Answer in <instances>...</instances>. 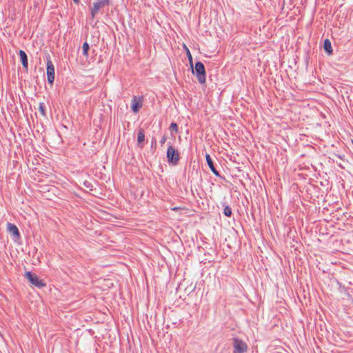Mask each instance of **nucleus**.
<instances>
[{"instance_id":"f257e3e1","label":"nucleus","mask_w":353,"mask_h":353,"mask_svg":"<svg viewBox=\"0 0 353 353\" xmlns=\"http://www.w3.org/2000/svg\"><path fill=\"white\" fill-rule=\"evenodd\" d=\"M110 3V0H94L90 8L91 19H94L99 12L103 14L105 8L109 7Z\"/></svg>"},{"instance_id":"f03ea898","label":"nucleus","mask_w":353,"mask_h":353,"mask_svg":"<svg viewBox=\"0 0 353 353\" xmlns=\"http://www.w3.org/2000/svg\"><path fill=\"white\" fill-rule=\"evenodd\" d=\"M166 157L169 163H172L174 165L178 164L180 158L179 152L170 143H169Z\"/></svg>"},{"instance_id":"7ed1b4c3","label":"nucleus","mask_w":353,"mask_h":353,"mask_svg":"<svg viewBox=\"0 0 353 353\" xmlns=\"http://www.w3.org/2000/svg\"><path fill=\"white\" fill-rule=\"evenodd\" d=\"M196 74L197 77L198 81L203 84L205 83V69L203 63L200 61H197L195 63L194 74Z\"/></svg>"},{"instance_id":"20e7f679","label":"nucleus","mask_w":353,"mask_h":353,"mask_svg":"<svg viewBox=\"0 0 353 353\" xmlns=\"http://www.w3.org/2000/svg\"><path fill=\"white\" fill-rule=\"evenodd\" d=\"M25 276L32 285L38 288L46 286V283L42 279H40L37 274H32L31 272H26Z\"/></svg>"},{"instance_id":"39448f33","label":"nucleus","mask_w":353,"mask_h":353,"mask_svg":"<svg viewBox=\"0 0 353 353\" xmlns=\"http://www.w3.org/2000/svg\"><path fill=\"white\" fill-rule=\"evenodd\" d=\"M248 350V345L243 340L233 338V352L245 353Z\"/></svg>"},{"instance_id":"423d86ee","label":"nucleus","mask_w":353,"mask_h":353,"mask_svg":"<svg viewBox=\"0 0 353 353\" xmlns=\"http://www.w3.org/2000/svg\"><path fill=\"white\" fill-rule=\"evenodd\" d=\"M47 77L48 82L52 85L54 81V67L50 55L47 57Z\"/></svg>"},{"instance_id":"0eeeda50","label":"nucleus","mask_w":353,"mask_h":353,"mask_svg":"<svg viewBox=\"0 0 353 353\" xmlns=\"http://www.w3.org/2000/svg\"><path fill=\"white\" fill-rule=\"evenodd\" d=\"M143 97L134 96L131 101V108L133 112L137 113L143 105Z\"/></svg>"},{"instance_id":"6e6552de","label":"nucleus","mask_w":353,"mask_h":353,"mask_svg":"<svg viewBox=\"0 0 353 353\" xmlns=\"http://www.w3.org/2000/svg\"><path fill=\"white\" fill-rule=\"evenodd\" d=\"M205 159L207 161V164L209 166L210 170L213 172V174L216 176H220L219 172L216 170L214 165V163L212 159H211L209 154H205Z\"/></svg>"},{"instance_id":"1a4fd4ad","label":"nucleus","mask_w":353,"mask_h":353,"mask_svg":"<svg viewBox=\"0 0 353 353\" xmlns=\"http://www.w3.org/2000/svg\"><path fill=\"white\" fill-rule=\"evenodd\" d=\"M19 54L20 57V59H21L23 68L27 71L28 68V56H27L26 53L22 50H19Z\"/></svg>"},{"instance_id":"9d476101","label":"nucleus","mask_w":353,"mask_h":353,"mask_svg":"<svg viewBox=\"0 0 353 353\" xmlns=\"http://www.w3.org/2000/svg\"><path fill=\"white\" fill-rule=\"evenodd\" d=\"M7 230L14 236L19 237L20 233H19V229L14 224L11 223H7Z\"/></svg>"},{"instance_id":"9b49d317","label":"nucleus","mask_w":353,"mask_h":353,"mask_svg":"<svg viewBox=\"0 0 353 353\" xmlns=\"http://www.w3.org/2000/svg\"><path fill=\"white\" fill-rule=\"evenodd\" d=\"M145 140V132L143 128H139L137 134V145L140 148H143V141Z\"/></svg>"},{"instance_id":"f8f14e48","label":"nucleus","mask_w":353,"mask_h":353,"mask_svg":"<svg viewBox=\"0 0 353 353\" xmlns=\"http://www.w3.org/2000/svg\"><path fill=\"white\" fill-rule=\"evenodd\" d=\"M323 48H324L325 52H326L329 55L332 54L333 50H332V44H331L330 41L328 39H326L324 41Z\"/></svg>"},{"instance_id":"ddd939ff","label":"nucleus","mask_w":353,"mask_h":353,"mask_svg":"<svg viewBox=\"0 0 353 353\" xmlns=\"http://www.w3.org/2000/svg\"><path fill=\"white\" fill-rule=\"evenodd\" d=\"M90 50V46L87 42H84L82 46L83 54L85 57H88V51Z\"/></svg>"},{"instance_id":"4468645a","label":"nucleus","mask_w":353,"mask_h":353,"mask_svg":"<svg viewBox=\"0 0 353 353\" xmlns=\"http://www.w3.org/2000/svg\"><path fill=\"white\" fill-rule=\"evenodd\" d=\"M223 214L227 217H230L232 216V209L230 206L226 205L223 209Z\"/></svg>"},{"instance_id":"2eb2a0df","label":"nucleus","mask_w":353,"mask_h":353,"mask_svg":"<svg viewBox=\"0 0 353 353\" xmlns=\"http://www.w3.org/2000/svg\"><path fill=\"white\" fill-rule=\"evenodd\" d=\"M39 110L40 112V113L43 116V117H46V106L44 105L43 103H39Z\"/></svg>"},{"instance_id":"dca6fc26","label":"nucleus","mask_w":353,"mask_h":353,"mask_svg":"<svg viewBox=\"0 0 353 353\" xmlns=\"http://www.w3.org/2000/svg\"><path fill=\"white\" fill-rule=\"evenodd\" d=\"M186 50H187V55L188 57L189 62H190V65L192 67V72L194 73V68H193V63H192V55L190 54V50L187 48H186Z\"/></svg>"},{"instance_id":"f3484780","label":"nucleus","mask_w":353,"mask_h":353,"mask_svg":"<svg viewBox=\"0 0 353 353\" xmlns=\"http://www.w3.org/2000/svg\"><path fill=\"white\" fill-rule=\"evenodd\" d=\"M170 129L171 130H173V131L176 132L178 131V125H177V124L176 123L172 122L170 124Z\"/></svg>"},{"instance_id":"a211bd4d","label":"nucleus","mask_w":353,"mask_h":353,"mask_svg":"<svg viewBox=\"0 0 353 353\" xmlns=\"http://www.w3.org/2000/svg\"><path fill=\"white\" fill-rule=\"evenodd\" d=\"M83 185L88 188L90 190H92V185L90 182L88 181H85L84 183H83Z\"/></svg>"},{"instance_id":"6ab92c4d","label":"nucleus","mask_w":353,"mask_h":353,"mask_svg":"<svg viewBox=\"0 0 353 353\" xmlns=\"http://www.w3.org/2000/svg\"><path fill=\"white\" fill-rule=\"evenodd\" d=\"M166 140H167V137L165 135L162 136V137L160 140L161 145H163L165 143Z\"/></svg>"},{"instance_id":"aec40b11","label":"nucleus","mask_w":353,"mask_h":353,"mask_svg":"<svg viewBox=\"0 0 353 353\" xmlns=\"http://www.w3.org/2000/svg\"><path fill=\"white\" fill-rule=\"evenodd\" d=\"M153 145H156V139L154 138L152 140V146H153Z\"/></svg>"},{"instance_id":"412c9836","label":"nucleus","mask_w":353,"mask_h":353,"mask_svg":"<svg viewBox=\"0 0 353 353\" xmlns=\"http://www.w3.org/2000/svg\"><path fill=\"white\" fill-rule=\"evenodd\" d=\"M74 3L76 4H79L80 2V0H73Z\"/></svg>"},{"instance_id":"4be33fe9","label":"nucleus","mask_w":353,"mask_h":353,"mask_svg":"<svg viewBox=\"0 0 353 353\" xmlns=\"http://www.w3.org/2000/svg\"><path fill=\"white\" fill-rule=\"evenodd\" d=\"M179 209V208L174 207L172 210H174V211H177Z\"/></svg>"},{"instance_id":"5701e85b","label":"nucleus","mask_w":353,"mask_h":353,"mask_svg":"<svg viewBox=\"0 0 353 353\" xmlns=\"http://www.w3.org/2000/svg\"><path fill=\"white\" fill-rule=\"evenodd\" d=\"M336 157H338L340 159H342V157L340 155H336Z\"/></svg>"}]
</instances>
